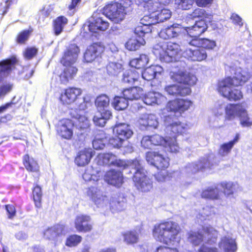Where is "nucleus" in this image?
Segmentation results:
<instances>
[{"instance_id": "obj_1", "label": "nucleus", "mask_w": 252, "mask_h": 252, "mask_svg": "<svg viewBox=\"0 0 252 252\" xmlns=\"http://www.w3.org/2000/svg\"><path fill=\"white\" fill-rule=\"evenodd\" d=\"M250 76L245 71L235 72L233 76H227L218 81L216 90L220 95L231 102L242 100L244 94L240 87L250 80Z\"/></svg>"}, {"instance_id": "obj_2", "label": "nucleus", "mask_w": 252, "mask_h": 252, "mask_svg": "<svg viewBox=\"0 0 252 252\" xmlns=\"http://www.w3.org/2000/svg\"><path fill=\"white\" fill-rule=\"evenodd\" d=\"M169 76L172 81L177 84L166 86L164 90L172 96H186L190 94V87L195 85L197 81L194 74L181 70L171 71Z\"/></svg>"}, {"instance_id": "obj_3", "label": "nucleus", "mask_w": 252, "mask_h": 252, "mask_svg": "<svg viewBox=\"0 0 252 252\" xmlns=\"http://www.w3.org/2000/svg\"><path fill=\"white\" fill-rule=\"evenodd\" d=\"M181 231V228L178 223L167 219L154 225L152 235L157 241L165 245H170L176 241Z\"/></svg>"}, {"instance_id": "obj_4", "label": "nucleus", "mask_w": 252, "mask_h": 252, "mask_svg": "<svg viewBox=\"0 0 252 252\" xmlns=\"http://www.w3.org/2000/svg\"><path fill=\"white\" fill-rule=\"evenodd\" d=\"M146 159L159 170L155 175L158 181L164 182L172 178L175 171L166 170L169 166V158L164 157L158 152L150 151L146 154Z\"/></svg>"}, {"instance_id": "obj_5", "label": "nucleus", "mask_w": 252, "mask_h": 252, "mask_svg": "<svg viewBox=\"0 0 252 252\" xmlns=\"http://www.w3.org/2000/svg\"><path fill=\"white\" fill-rule=\"evenodd\" d=\"M181 51L180 45L171 41H159L154 45L153 52L161 62L175 61Z\"/></svg>"}, {"instance_id": "obj_6", "label": "nucleus", "mask_w": 252, "mask_h": 252, "mask_svg": "<svg viewBox=\"0 0 252 252\" xmlns=\"http://www.w3.org/2000/svg\"><path fill=\"white\" fill-rule=\"evenodd\" d=\"M142 147L145 149H150L151 146H162L166 148L170 153H177L179 151V146L175 139L170 140L166 135L165 138L158 134L152 135H145L141 141Z\"/></svg>"}, {"instance_id": "obj_7", "label": "nucleus", "mask_w": 252, "mask_h": 252, "mask_svg": "<svg viewBox=\"0 0 252 252\" xmlns=\"http://www.w3.org/2000/svg\"><path fill=\"white\" fill-rule=\"evenodd\" d=\"M179 118L175 115H168L163 118L165 134L170 140L173 141L175 139L176 142H177V136L183 135L187 131L186 125L181 122Z\"/></svg>"}, {"instance_id": "obj_8", "label": "nucleus", "mask_w": 252, "mask_h": 252, "mask_svg": "<svg viewBox=\"0 0 252 252\" xmlns=\"http://www.w3.org/2000/svg\"><path fill=\"white\" fill-rule=\"evenodd\" d=\"M133 167L136 170L132 176V180L137 189L142 192H148L153 189V182L147 177V171L143 168L140 160H135Z\"/></svg>"}, {"instance_id": "obj_9", "label": "nucleus", "mask_w": 252, "mask_h": 252, "mask_svg": "<svg viewBox=\"0 0 252 252\" xmlns=\"http://www.w3.org/2000/svg\"><path fill=\"white\" fill-rule=\"evenodd\" d=\"M102 13L109 19L116 23L122 21L126 14L124 7L118 2H113L106 5L103 8Z\"/></svg>"}, {"instance_id": "obj_10", "label": "nucleus", "mask_w": 252, "mask_h": 252, "mask_svg": "<svg viewBox=\"0 0 252 252\" xmlns=\"http://www.w3.org/2000/svg\"><path fill=\"white\" fill-rule=\"evenodd\" d=\"M74 127L72 120L68 118L62 119L56 126L57 134L62 139L70 140L73 137Z\"/></svg>"}, {"instance_id": "obj_11", "label": "nucleus", "mask_w": 252, "mask_h": 252, "mask_svg": "<svg viewBox=\"0 0 252 252\" xmlns=\"http://www.w3.org/2000/svg\"><path fill=\"white\" fill-rule=\"evenodd\" d=\"M81 89L75 87H68L64 89L59 97L63 105H70L75 102L82 94Z\"/></svg>"}, {"instance_id": "obj_12", "label": "nucleus", "mask_w": 252, "mask_h": 252, "mask_svg": "<svg viewBox=\"0 0 252 252\" xmlns=\"http://www.w3.org/2000/svg\"><path fill=\"white\" fill-rule=\"evenodd\" d=\"M192 104V102L189 99L177 98L169 100L165 105V109L168 112H178L181 115L188 110Z\"/></svg>"}, {"instance_id": "obj_13", "label": "nucleus", "mask_w": 252, "mask_h": 252, "mask_svg": "<svg viewBox=\"0 0 252 252\" xmlns=\"http://www.w3.org/2000/svg\"><path fill=\"white\" fill-rule=\"evenodd\" d=\"M74 223V227L78 232L87 233L93 229L91 218L88 215H77L75 218Z\"/></svg>"}, {"instance_id": "obj_14", "label": "nucleus", "mask_w": 252, "mask_h": 252, "mask_svg": "<svg viewBox=\"0 0 252 252\" xmlns=\"http://www.w3.org/2000/svg\"><path fill=\"white\" fill-rule=\"evenodd\" d=\"M79 53L80 49L76 44H69L63 52L61 63L63 65L73 64L76 62Z\"/></svg>"}, {"instance_id": "obj_15", "label": "nucleus", "mask_w": 252, "mask_h": 252, "mask_svg": "<svg viewBox=\"0 0 252 252\" xmlns=\"http://www.w3.org/2000/svg\"><path fill=\"white\" fill-rule=\"evenodd\" d=\"M104 51V47L100 44L97 43L92 44L87 48L84 54V61L87 63L93 62L96 58L100 57Z\"/></svg>"}, {"instance_id": "obj_16", "label": "nucleus", "mask_w": 252, "mask_h": 252, "mask_svg": "<svg viewBox=\"0 0 252 252\" xmlns=\"http://www.w3.org/2000/svg\"><path fill=\"white\" fill-rule=\"evenodd\" d=\"M244 103H229L224 107V120L231 121L238 117L241 112L244 111L242 110L244 107Z\"/></svg>"}, {"instance_id": "obj_17", "label": "nucleus", "mask_w": 252, "mask_h": 252, "mask_svg": "<svg viewBox=\"0 0 252 252\" xmlns=\"http://www.w3.org/2000/svg\"><path fill=\"white\" fill-rule=\"evenodd\" d=\"M92 21L89 24V30L92 32L96 33L98 31H104L108 29L109 23L104 20L102 17L97 16V14H94Z\"/></svg>"}, {"instance_id": "obj_18", "label": "nucleus", "mask_w": 252, "mask_h": 252, "mask_svg": "<svg viewBox=\"0 0 252 252\" xmlns=\"http://www.w3.org/2000/svg\"><path fill=\"white\" fill-rule=\"evenodd\" d=\"M181 33V28L179 25L174 24L162 29L158 33L159 36L164 40H169L177 38Z\"/></svg>"}, {"instance_id": "obj_19", "label": "nucleus", "mask_w": 252, "mask_h": 252, "mask_svg": "<svg viewBox=\"0 0 252 252\" xmlns=\"http://www.w3.org/2000/svg\"><path fill=\"white\" fill-rule=\"evenodd\" d=\"M63 66L64 68L59 75V80L61 84L67 85L76 76L78 69L73 64Z\"/></svg>"}, {"instance_id": "obj_20", "label": "nucleus", "mask_w": 252, "mask_h": 252, "mask_svg": "<svg viewBox=\"0 0 252 252\" xmlns=\"http://www.w3.org/2000/svg\"><path fill=\"white\" fill-rule=\"evenodd\" d=\"M104 179L109 184L120 186L124 182L123 172L114 169H110L105 173Z\"/></svg>"}, {"instance_id": "obj_21", "label": "nucleus", "mask_w": 252, "mask_h": 252, "mask_svg": "<svg viewBox=\"0 0 252 252\" xmlns=\"http://www.w3.org/2000/svg\"><path fill=\"white\" fill-rule=\"evenodd\" d=\"M93 155L91 149L84 148L78 152L74 158V162L78 166H85L90 163Z\"/></svg>"}, {"instance_id": "obj_22", "label": "nucleus", "mask_w": 252, "mask_h": 252, "mask_svg": "<svg viewBox=\"0 0 252 252\" xmlns=\"http://www.w3.org/2000/svg\"><path fill=\"white\" fill-rule=\"evenodd\" d=\"M208 25L206 21L198 20L191 27H187L185 30L189 36H200L207 31Z\"/></svg>"}, {"instance_id": "obj_23", "label": "nucleus", "mask_w": 252, "mask_h": 252, "mask_svg": "<svg viewBox=\"0 0 252 252\" xmlns=\"http://www.w3.org/2000/svg\"><path fill=\"white\" fill-rule=\"evenodd\" d=\"M151 19V17L148 15L144 16L141 19L142 25L135 28V33L139 37L144 36L145 34L152 32V26L154 25L155 23Z\"/></svg>"}, {"instance_id": "obj_24", "label": "nucleus", "mask_w": 252, "mask_h": 252, "mask_svg": "<svg viewBox=\"0 0 252 252\" xmlns=\"http://www.w3.org/2000/svg\"><path fill=\"white\" fill-rule=\"evenodd\" d=\"M185 57L188 60L193 62H201L205 60L207 57V54L205 50L201 48L192 50L187 49L185 52Z\"/></svg>"}, {"instance_id": "obj_25", "label": "nucleus", "mask_w": 252, "mask_h": 252, "mask_svg": "<svg viewBox=\"0 0 252 252\" xmlns=\"http://www.w3.org/2000/svg\"><path fill=\"white\" fill-rule=\"evenodd\" d=\"M22 163L27 171L36 173L39 172L40 167L37 161L33 158L30 157L28 154L23 156Z\"/></svg>"}, {"instance_id": "obj_26", "label": "nucleus", "mask_w": 252, "mask_h": 252, "mask_svg": "<svg viewBox=\"0 0 252 252\" xmlns=\"http://www.w3.org/2000/svg\"><path fill=\"white\" fill-rule=\"evenodd\" d=\"M163 72L162 68L159 65H151L146 68L142 73V78L147 81H152Z\"/></svg>"}, {"instance_id": "obj_27", "label": "nucleus", "mask_w": 252, "mask_h": 252, "mask_svg": "<svg viewBox=\"0 0 252 252\" xmlns=\"http://www.w3.org/2000/svg\"><path fill=\"white\" fill-rule=\"evenodd\" d=\"M220 189L216 186H210L202 190L200 196L206 200H217L220 199Z\"/></svg>"}, {"instance_id": "obj_28", "label": "nucleus", "mask_w": 252, "mask_h": 252, "mask_svg": "<svg viewBox=\"0 0 252 252\" xmlns=\"http://www.w3.org/2000/svg\"><path fill=\"white\" fill-rule=\"evenodd\" d=\"M17 62L18 60L15 56H12L9 58L0 61V72L6 75L10 74L13 69L15 68Z\"/></svg>"}, {"instance_id": "obj_29", "label": "nucleus", "mask_w": 252, "mask_h": 252, "mask_svg": "<svg viewBox=\"0 0 252 252\" xmlns=\"http://www.w3.org/2000/svg\"><path fill=\"white\" fill-rule=\"evenodd\" d=\"M187 18L189 20L199 19V20H204V21L208 20L211 22L213 19V15L204 9L197 7L187 15Z\"/></svg>"}, {"instance_id": "obj_30", "label": "nucleus", "mask_w": 252, "mask_h": 252, "mask_svg": "<svg viewBox=\"0 0 252 252\" xmlns=\"http://www.w3.org/2000/svg\"><path fill=\"white\" fill-rule=\"evenodd\" d=\"M114 132L120 138L126 141L133 135V131L129 128V126L125 124L116 125L113 129Z\"/></svg>"}, {"instance_id": "obj_31", "label": "nucleus", "mask_w": 252, "mask_h": 252, "mask_svg": "<svg viewBox=\"0 0 252 252\" xmlns=\"http://www.w3.org/2000/svg\"><path fill=\"white\" fill-rule=\"evenodd\" d=\"M87 194L96 205L103 203L107 198L106 195H103L102 191L94 187L88 189Z\"/></svg>"}, {"instance_id": "obj_32", "label": "nucleus", "mask_w": 252, "mask_h": 252, "mask_svg": "<svg viewBox=\"0 0 252 252\" xmlns=\"http://www.w3.org/2000/svg\"><path fill=\"white\" fill-rule=\"evenodd\" d=\"M202 234L206 244H215L218 239L219 232L211 226H207L202 228Z\"/></svg>"}, {"instance_id": "obj_33", "label": "nucleus", "mask_w": 252, "mask_h": 252, "mask_svg": "<svg viewBox=\"0 0 252 252\" xmlns=\"http://www.w3.org/2000/svg\"><path fill=\"white\" fill-rule=\"evenodd\" d=\"M122 94L128 100H137L143 95V90L139 87H133L124 89Z\"/></svg>"}, {"instance_id": "obj_34", "label": "nucleus", "mask_w": 252, "mask_h": 252, "mask_svg": "<svg viewBox=\"0 0 252 252\" xmlns=\"http://www.w3.org/2000/svg\"><path fill=\"white\" fill-rule=\"evenodd\" d=\"M140 4L144 8L145 10L150 13V17L158 11L161 8V3L158 0H142Z\"/></svg>"}, {"instance_id": "obj_35", "label": "nucleus", "mask_w": 252, "mask_h": 252, "mask_svg": "<svg viewBox=\"0 0 252 252\" xmlns=\"http://www.w3.org/2000/svg\"><path fill=\"white\" fill-rule=\"evenodd\" d=\"M187 235L188 242L193 247L199 246L204 241L203 234L199 231L190 230Z\"/></svg>"}, {"instance_id": "obj_36", "label": "nucleus", "mask_w": 252, "mask_h": 252, "mask_svg": "<svg viewBox=\"0 0 252 252\" xmlns=\"http://www.w3.org/2000/svg\"><path fill=\"white\" fill-rule=\"evenodd\" d=\"M68 23V19L64 16L57 17L53 21V29L55 35H59L63 31L65 26Z\"/></svg>"}, {"instance_id": "obj_37", "label": "nucleus", "mask_w": 252, "mask_h": 252, "mask_svg": "<svg viewBox=\"0 0 252 252\" xmlns=\"http://www.w3.org/2000/svg\"><path fill=\"white\" fill-rule=\"evenodd\" d=\"M98 112L100 113V116L94 115L93 120L95 126L103 127L107 122L112 118V114L111 111Z\"/></svg>"}, {"instance_id": "obj_38", "label": "nucleus", "mask_w": 252, "mask_h": 252, "mask_svg": "<svg viewBox=\"0 0 252 252\" xmlns=\"http://www.w3.org/2000/svg\"><path fill=\"white\" fill-rule=\"evenodd\" d=\"M135 160H139L137 159H134L131 161H128L125 159L117 158L116 157L112 166L117 167L121 170L128 169L129 170L128 173L131 174H132V172H131L132 170H136V168L133 167V165H134L133 164V162Z\"/></svg>"}, {"instance_id": "obj_39", "label": "nucleus", "mask_w": 252, "mask_h": 252, "mask_svg": "<svg viewBox=\"0 0 252 252\" xmlns=\"http://www.w3.org/2000/svg\"><path fill=\"white\" fill-rule=\"evenodd\" d=\"M94 103L98 112H104L106 111H110L108 109L110 99L106 95H99L95 99Z\"/></svg>"}, {"instance_id": "obj_40", "label": "nucleus", "mask_w": 252, "mask_h": 252, "mask_svg": "<svg viewBox=\"0 0 252 252\" xmlns=\"http://www.w3.org/2000/svg\"><path fill=\"white\" fill-rule=\"evenodd\" d=\"M106 143H108L107 138L103 131H99L95 134L92 141L93 147L95 150L103 149Z\"/></svg>"}, {"instance_id": "obj_41", "label": "nucleus", "mask_w": 252, "mask_h": 252, "mask_svg": "<svg viewBox=\"0 0 252 252\" xmlns=\"http://www.w3.org/2000/svg\"><path fill=\"white\" fill-rule=\"evenodd\" d=\"M122 235L124 241L127 245H134L139 242V234L136 230L126 231L123 232Z\"/></svg>"}, {"instance_id": "obj_42", "label": "nucleus", "mask_w": 252, "mask_h": 252, "mask_svg": "<svg viewBox=\"0 0 252 252\" xmlns=\"http://www.w3.org/2000/svg\"><path fill=\"white\" fill-rule=\"evenodd\" d=\"M140 74L135 70L128 69L123 75L122 82L125 84L133 85L140 78Z\"/></svg>"}, {"instance_id": "obj_43", "label": "nucleus", "mask_w": 252, "mask_h": 252, "mask_svg": "<svg viewBox=\"0 0 252 252\" xmlns=\"http://www.w3.org/2000/svg\"><path fill=\"white\" fill-rule=\"evenodd\" d=\"M43 193L41 187L34 184L32 188V197L35 207L41 208L42 206Z\"/></svg>"}, {"instance_id": "obj_44", "label": "nucleus", "mask_w": 252, "mask_h": 252, "mask_svg": "<svg viewBox=\"0 0 252 252\" xmlns=\"http://www.w3.org/2000/svg\"><path fill=\"white\" fill-rule=\"evenodd\" d=\"M145 43V41L144 39L139 36L138 38H130L126 42L125 46L127 50L134 51L138 50Z\"/></svg>"}, {"instance_id": "obj_45", "label": "nucleus", "mask_w": 252, "mask_h": 252, "mask_svg": "<svg viewBox=\"0 0 252 252\" xmlns=\"http://www.w3.org/2000/svg\"><path fill=\"white\" fill-rule=\"evenodd\" d=\"M116 156L111 153L100 154L98 156V162L103 165L112 166Z\"/></svg>"}, {"instance_id": "obj_46", "label": "nucleus", "mask_w": 252, "mask_h": 252, "mask_svg": "<svg viewBox=\"0 0 252 252\" xmlns=\"http://www.w3.org/2000/svg\"><path fill=\"white\" fill-rule=\"evenodd\" d=\"M158 13L152 15V18L155 17V21L154 22L155 24L163 22L164 21L169 19L171 16V11L166 8L159 9Z\"/></svg>"}, {"instance_id": "obj_47", "label": "nucleus", "mask_w": 252, "mask_h": 252, "mask_svg": "<svg viewBox=\"0 0 252 252\" xmlns=\"http://www.w3.org/2000/svg\"><path fill=\"white\" fill-rule=\"evenodd\" d=\"M148 63V59L145 55H140L139 58L133 59L129 62L131 67L140 69L144 68Z\"/></svg>"}, {"instance_id": "obj_48", "label": "nucleus", "mask_w": 252, "mask_h": 252, "mask_svg": "<svg viewBox=\"0 0 252 252\" xmlns=\"http://www.w3.org/2000/svg\"><path fill=\"white\" fill-rule=\"evenodd\" d=\"M128 99L125 96H116L114 98L113 106L117 110H123L127 108L128 105Z\"/></svg>"}, {"instance_id": "obj_49", "label": "nucleus", "mask_w": 252, "mask_h": 252, "mask_svg": "<svg viewBox=\"0 0 252 252\" xmlns=\"http://www.w3.org/2000/svg\"><path fill=\"white\" fill-rule=\"evenodd\" d=\"M33 32L32 28L30 27L28 30H24L19 32L15 38L16 42L19 44H26Z\"/></svg>"}, {"instance_id": "obj_50", "label": "nucleus", "mask_w": 252, "mask_h": 252, "mask_svg": "<svg viewBox=\"0 0 252 252\" xmlns=\"http://www.w3.org/2000/svg\"><path fill=\"white\" fill-rule=\"evenodd\" d=\"M243 112H241L238 116L240 124L242 127H251L252 126V120L249 117L246 107L244 106Z\"/></svg>"}, {"instance_id": "obj_51", "label": "nucleus", "mask_w": 252, "mask_h": 252, "mask_svg": "<svg viewBox=\"0 0 252 252\" xmlns=\"http://www.w3.org/2000/svg\"><path fill=\"white\" fill-rule=\"evenodd\" d=\"M108 143L107 145L111 148L114 149H121L123 147L124 142H125L122 138H120L115 133V135L109 139H107Z\"/></svg>"}, {"instance_id": "obj_52", "label": "nucleus", "mask_w": 252, "mask_h": 252, "mask_svg": "<svg viewBox=\"0 0 252 252\" xmlns=\"http://www.w3.org/2000/svg\"><path fill=\"white\" fill-rule=\"evenodd\" d=\"M225 252H235L237 245L234 240L225 237L223 240Z\"/></svg>"}, {"instance_id": "obj_53", "label": "nucleus", "mask_w": 252, "mask_h": 252, "mask_svg": "<svg viewBox=\"0 0 252 252\" xmlns=\"http://www.w3.org/2000/svg\"><path fill=\"white\" fill-rule=\"evenodd\" d=\"M82 238L77 234L69 235L66 239L65 245L69 247L77 246L82 241Z\"/></svg>"}, {"instance_id": "obj_54", "label": "nucleus", "mask_w": 252, "mask_h": 252, "mask_svg": "<svg viewBox=\"0 0 252 252\" xmlns=\"http://www.w3.org/2000/svg\"><path fill=\"white\" fill-rule=\"evenodd\" d=\"M158 94L154 92H149L143 98L144 102L148 105H152L158 103Z\"/></svg>"}, {"instance_id": "obj_55", "label": "nucleus", "mask_w": 252, "mask_h": 252, "mask_svg": "<svg viewBox=\"0 0 252 252\" xmlns=\"http://www.w3.org/2000/svg\"><path fill=\"white\" fill-rule=\"evenodd\" d=\"M175 1L177 7L183 10L191 9L194 3V0H175Z\"/></svg>"}, {"instance_id": "obj_56", "label": "nucleus", "mask_w": 252, "mask_h": 252, "mask_svg": "<svg viewBox=\"0 0 252 252\" xmlns=\"http://www.w3.org/2000/svg\"><path fill=\"white\" fill-rule=\"evenodd\" d=\"M107 73L110 76H115L121 72L122 67L118 63H109L106 66Z\"/></svg>"}, {"instance_id": "obj_57", "label": "nucleus", "mask_w": 252, "mask_h": 252, "mask_svg": "<svg viewBox=\"0 0 252 252\" xmlns=\"http://www.w3.org/2000/svg\"><path fill=\"white\" fill-rule=\"evenodd\" d=\"M223 192L226 196L232 195L235 191V184L232 182H223L220 183Z\"/></svg>"}, {"instance_id": "obj_58", "label": "nucleus", "mask_w": 252, "mask_h": 252, "mask_svg": "<svg viewBox=\"0 0 252 252\" xmlns=\"http://www.w3.org/2000/svg\"><path fill=\"white\" fill-rule=\"evenodd\" d=\"M38 49L35 47H28L23 52V56L26 60H31L36 56Z\"/></svg>"}, {"instance_id": "obj_59", "label": "nucleus", "mask_w": 252, "mask_h": 252, "mask_svg": "<svg viewBox=\"0 0 252 252\" xmlns=\"http://www.w3.org/2000/svg\"><path fill=\"white\" fill-rule=\"evenodd\" d=\"M216 46L214 40L207 38H202L201 40V48L205 50H210L213 49Z\"/></svg>"}, {"instance_id": "obj_60", "label": "nucleus", "mask_w": 252, "mask_h": 252, "mask_svg": "<svg viewBox=\"0 0 252 252\" xmlns=\"http://www.w3.org/2000/svg\"><path fill=\"white\" fill-rule=\"evenodd\" d=\"M233 146L229 141L223 143L220 147L219 153L222 156L226 155L230 152Z\"/></svg>"}, {"instance_id": "obj_61", "label": "nucleus", "mask_w": 252, "mask_h": 252, "mask_svg": "<svg viewBox=\"0 0 252 252\" xmlns=\"http://www.w3.org/2000/svg\"><path fill=\"white\" fill-rule=\"evenodd\" d=\"M13 88V84L12 83L3 84L0 86V97H4L10 93Z\"/></svg>"}, {"instance_id": "obj_62", "label": "nucleus", "mask_w": 252, "mask_h": 252, "mask_svg": "<svg viewBox=\"0 0 252 252\" xmlns=\"http://www.w3.org/2000/svg\"><path fill=\"white\" fill-rule=\"evenodd\" d=\"M7 217L10 220H13L16 215V210L12 204H6L4 206Z\"/></svg>"}, {"instance_id": "obj_63", "label": "nucleus", "mask_w": 252, "mask_h": 252, "mask_svg": "<svg viewBox=\"0 0 252 252\" xmlns=\"http://www.w3.org/2000/svg\"><path fill=\"white\" fill-rule=\"evenodd\" d=\"M147 119H148V128L152 127L156 128L158 125L157 118L156 116L153 114H147Z\"/></svg>"}, {"instance_id": "obj_64", "label": "nucleus", "mask_w": 252, "mask_h": 252, "mask_svg": "<svg viewBox=\"0 0 252 252\" xmlns=\"http://www.w3.org/2000/svg\"><path fill=\"white\" fill-rule=\"evenodd\" d=\"M64 225L56 224L51 226V230L54 232V236L55 237H58L62 235L64 231Z\"/></svg>"}]
</instances>
